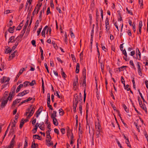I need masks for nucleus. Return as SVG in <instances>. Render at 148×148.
<instances>
[{"label": "nucleus", "instance_id": "obj_1", "mask_svg": "<svg viewBox=\"0 0 148 148\" xmlns=\"http://www.w3.org/2000/svg\"><path fill=\"white\" fill-rule=\"evenodd\" d=\"M101 126L99 122L97 123H95V129L96 130V138H99L101 136Z\"/></svg>", "mask_w": 148, "mask_h": 148}, {"label": "nucleus", "instance_id": "obj_2", "mask_svg": "<svg viewBox=\"0 0 148 148\" xmlns=\"http://www.w3.org/2000/svg\"><path fill=\"white\" fill-rule=\"evenodd\" d=\"M2 99H3L1 103V107L3 108L6 105L7 103L8 100L7 99H5V97L4 96L3 97Z\"/></svg>", "mask_w": 148, "mask_h": 148}, {"label": "nucleus", "instance_id": "obj_3", "mask_svg": "<svg viewBox=\"0 0 148 148\" xmlns=\"http://www.w3.org/2000/svg\"><path fill=\"white\" fill-rule=\"evenodd\" d=\"M105 25L106 29L107 31L109 30L110 27L109 25V21L108 18L107 17L105 21Z\"/></svg>", "mask_w": 148, "mask_h": 148}, {"label": "nucleus", "instance_id": "obj_4", "mask_svg": "<svg viewBox=\"0 0 148 148\" xmlns=\"http://www.w3.org/2000/svg\"><path fill=\"white\" fill-rule=\"evenodd\" d=\"M24 70L25 69L24 68H22L21 69H20L19 72L16 77V78L14 81V82H16L17 80L20 75L22 74V73Z\"/></svg>", "mask_w": 148, "mask_h": 148}, {"label": "nucleus", "instance_id": "obj_5", "mask_svg": "<svg viewBox=\"0 0 148 148\" xmlns=\"http://www.w3.org/2000/svg\"><path fill=\"white\" fill-rule=\"evenodd\" d=\"M51 139H46V145L48 147H50L51 146H53V142L51 141Z\"/></svg>", "mask_w": 148, "mask_h": 148}, {"label": "nucleus", "instance_id": "obj_6", "mask_svg": "<svg viewBox=\"0 0 148 148\" xmlns=\"http://www.w3.org/2000/svg\"><path fill=\"white\" fill-rule=\"evenodd\" d=\"M29 90H24L23 91L19 93L17 96H23L27 94H28L29 93Z\"/></svg>", "mask_w": 148, "mask_h": 148}, {"label": "nucleus", "instance_id": "obj_7", "mask_svg": "<svg viewBox=\"0 0 148 148\" xmlns=\"http://www.w3.org/2000/svg\"><path fill=\"white\" fill-rule=\"evenodd\" d=\"M140 64H141L139 62H137V66H138V72L139 75L141 76H142V73L141 72V69L140 68Z\"/></svg>", "mask_w": 148, "mask_h": 148}, {"label": "nucleus", "instance_id": "obj_8", "mask_svg": "<svg viewBox=\"0 0 148 148\" xmlns=\"http://www.w3.org/2000/svg\"><path fill=\"white\" fill-rule=\"evenodd\" d=\"M86 78H84L82 83V84L81 82L80 83V84H82V86L83 87H84V91H85V92H86Z\"/></svg>", "mask_w": 148, "mask_h": 148}, {"label": "nucleus", "instance_id": "obj_9", "mask_svg": "<svg viewBox=\"0 0 148 148\" xmlns=\"http://www.w3.org/2000/svg\"><path fill=\"white\" fill-rule=\"evenodd\" d=\"M32 99V97H29L26 100H25L24 101L21 102L18 105V106H20L22 104H23V103H25L26 102H27L30 101H31Z\"/></svg>", "mask_w": 148, "mask_h": 148}, {"label": "nucleus", "instance_id": "obj_10", "mask_svg": "<svg viewBox=\"0 0 148 148\" xmlns=\"http://www.w3.org/2000/svg\"><path fill=\"white\" fill-rule=\"evenodd\" d=\"M42 107V108L41 107H40L38 109V110L36 112V117H38L39 115L41 113V112L42 111V109L43 107Z\"/></svg>", "mask_w": 148, "mask_h": 148}, {"label": "nucleus", "instance_id": "obj_11", "mask_svg": "<svg viewBox=\"0 0 148 148\" xmlns=\"http://www.w3.org/2000/svg\"><path fill=\"white\" fill-rule=\"evenodd\" d=\"M57 112L55 111H54L53 113L51 114V119H53V121L54 119H56V117L57 116Z\"/></svg>", "mask_w": 148, "mask_h": 148}, {"label": "nucleus", "instance_id": "obj_12", "mask_svg": "<svg viewBox=\"0 0 148 148\" xmlns=\"http://www.w3.org/2000/svg\"><path fill=\"white\" fill-rule=\"evenodd\" d=\"M86 68H84L82 70V74L83 77L84 78H86Z\"/></svg>", "mask_w": 148, "mask_h": 148}, {"label": "nucleus", "instance_id": "obj_13", "mask_svg": "<svg viewBox=\"0 0 148 148\" xmlns=\"http://www.w3.org/2000/svg\"><path fill=\"white\" fill-rule=\"evenodd\" d=\"M38 24H39V20H37L36 21V25L35 26L34 28V29L33 30V32H34L36 31V29H37L38 26Z\"/></svg>", "mask_w": 148, "mask_h": 148}, {"label": "nucleus", "instance_id": "obj_14", "mask_svg": "<svg viewBox=\"0 0 148 148\" xmlns=\"http://www.w3.org/2000/svg\"><path fill=\"white\" fill-rule=\"evenodd\" d=\"M15 144V143L13 142L12 141H11L10 145L7 147V148H13Z\"/></svg>", "mask_w": 148, "mask_h": 148}, {"label": "nucleus", "instance_id": "obj_15", "mask_svg": "<svg viewBox=\"0 0 148 148\" xmlns=\"http://www.w3.org/2000/svg\"><path fill=\"white\" fill-rule=\"evenodd\" d=\"M136 57L134 58V57H133L134 58H135L136 59H138L139 60H140L141 59V53L140 52H138V53H136Z\"/></svg>", "mask_w": 148, "mask_h": 148}, {"label": "nucleus", "instance_id": "obj_16", "mask_svg": "<svg viewBox=\"0 0 148 148\" xmlns=\"http://www.w3.org/2000/svg\"><path fill=\"white\" fill-rule=\"evenodd\" d=\"M79 63L77 64L75 72L76 73H78L79 72Z\"/></svg>", "mask_w": 148, "mask_h": 148}, {"label": "nucleus", "instance_id": "obj_17", "mask_svg": "<svg viewBox=\"0 0 148 148\" xmlns=\"http://www.w3.org/2000/svg\"><path fill=\"white\" fill-rule=\"evenodd\" d=\"M23 87V84H20L17 87V89L16 90V92H18L20 90L21 88Z\"/></svg>", "mask_w": 148, "mask_h": 148}, {"label": "nucleus", "instance_id": "obj_18", "mask_svg": "<svg viewBox=\"0 0 148 148\" xmlns=\"http://www.w3.org/2000/svg\"><path fill=\"white\" fill-rule=\"evenodd\" d=\"M75 78L76 79V81L75 80L73 83V85L74 86H75L78 83V76L77 75L75 76Z\"/></svg>", "mask_w": 148, "mask_h": 148}, {"label": "nucleus", "instance_id": "obj_19", "mask_svg": "<svg viewBox=\"0 0 148 148\" xmlns=\"http://www.w3.org/2000/svg\"><path fill=\"white\" fill-rule=\"evenodd\" d=\"M16 88V86H14L12 88L11 90V92H10L12 93V94H14L15 92V90Z\"/></svg>", "mask_w": 148, "mask_h": 148}, {"label": "nucleus", "instance_id": "obj_20", "mask_svg": "<svg viewBox=\"0 0 148 148\" xmlns=\"http://www.w3.org/2000/svg\"><path fill=\"white\" fill-rule=\"evenodd\" d=\"M61 75L63 77L65 78L66 77V75L65 74V73L64 72L63 69L62 68L61 69Z\"/></svg>", "mask_w": 148, "mask_h": 148}, {"label": "nucleus", "instance_id": "obj_21", "mask_svg": "<svg viewBox=\"0 0 148 148\" xmlns=\"http://www.w3.org/2000/svg\"><path fill=\"white\" fill-rule=\"evenodd\" d=\"M143 60L146 62V63L145 66H147L148 64V59L146 56H144L143 58Z\"/></svg>", "mask_w": 148, "mask_h": 148}, {"label": "nucleus", "instance_id": "obj_22", "mask_svg": "<svg viewBox=\"0 0 148 148\" xmlns=\"http://www.w3.org/2000/svg\"><path fill=\"white\" fill-rule=\"evenodd\" d=\"M12 94H12V93L10 92L9 94V95L7 99L9 101L12 100L13 97Z\"/></svg>", "mask_w": 148, "mask_h": 148}, {"label": "nucleus", "instance_id": "obj_23", "mask_svg": "<svg viewBox=\"0 0 148 148\" xmlns=\"http://www.w3.org/2000/svg\"><path fill=\"white\" fill-rule=\"evenodd\" d=\"M42 79V92L43 93H44V82L43 80V78H41Z\"/></svg>", "mask_w": 148, "mask_h": 148}, {"label": "nucleus", "instance_id": "obj_24", "mask_svg": "<svg viewBox=\"0 0 148 148\" xmlns=\"http://www.w3.org/2000/svg\"><path fill=\"white\" fill-rule=\"evenodd\" d=\"M12 51V50L11 49L10 47H8L7 49H6L5 51V53H11Z\"/></svg>", "mask_w": 148, "mask_h": 148}, {"label": "nucleus", "instance_id": "obj_25", "mask_svg": "<svg viewBox=\"0 0 148 148\" xmlns=\"http://www.w3.org/2000/svg\"><path fill=\"white\" fill-rule=\"evenodd\" d=\"M123 107L125 111L127 113H129V109H128L127 107L126 106L125 104H123Z\"/></svg>", "mask_w": 148, "mask_h": 148}, {"label": "nucleus", "instance_id": "obj_26", "mask_svg": "<svg viewBox=\"0 0 148 148\" xmlns=\"http://www.w3.org/2000/svg\"><path fill=\"white\" fill-rule=\"evenodd\" d=\"M53 120V123L54 125L57 126L58 124V123L57 121L56 118V119H54L53 121V119H52Z\"/></svg>", "mask_w": 148, "mask_h": 148}, {"label": "nucleus", "instance_id": "obj_27", "mask_svg": "<svg viewBox=\"0 0 148 148\" xmlns=\"http://www.w3.org/2000/svg\"><path fill=\"white\" fill-rule=\"evenodd\" d=\"M140 106L143 110L145 111L146 113H147V108L145 104L143 105H142L141 106Z\"/></svg>", "mask_w": 148, "mask_h": 148}, {"label": "nucleus", "instance_id": "obj_28", "mask_svg": "<svg viewBox=\"0 0 148 148\" xmlns=\"http://www.w3.org/2000/svg\"><path fill=\"white\" fill-rule=\"evenodd\" d=\"M130 64L133 66V69L135 70H136L134 64L133 63V61L132 60H130Z\"/></svg>", "mask_w": 148, "mask_h": 148}, {"label": "nucleus", "instance_id": "obj_29", "mask_svg": "<svg viewBox=\"0 0 148 148\" xmlns=\"http://www.w3.org/2000/svg\"><path fill=\"white\" fill-rule=\"evenodd\" d=\"M28 21H29V20H27V21H26L24 26V27H23V29H24V30H25L26 31V28H27V26L28 24Z\"/></svg>", "mask_w": 148, "mask_h": 148}, {"label": "nucleus", "instance_id": "obj_30", "mask_svg": "<svg viewBox=\"0 0 148 148\" xmlns=\"http://www.w3.org/2000/svg\"><path fill=\"white\" fill-rule=\"evenodd\" d=\"M24 85H23V86L24 87H26L29 84V81H25L23 83Z\"/></svg>", "mask_w": 148, "mask_h": 148}, {"label": "nucleus", "instance_id": "obj_31", "mask_svg": "<svg viewBox=\"0 0 148 148\" xmlns=\"http://www.w3.org/2000/svg\"><path fill=\"white\" fill-rule=\"evenodd\" d=\"M24 119H23L21 120V121L20 122V127L21 128L23 127L24 123Z\"/></svg>", "mask_w": 148, "mask_h": 148}, {"label": "nucleus", "instance_id": "obj_32", "mask_svg": "<svg viewBox=\"0 0 148 148\" xmlns=\"http://www.w3.org/2000/svg\"><path fill=\"white\" fill-rule=\"evenodd\" d=\"M15 38V36H12L8 40V43H9L10 42H11L12 40H14Z\"/></svg>", "mask_w": 148, "mask_h": 148}, {"label": "nucleus", "instance_id": "obj_33", "mask_svg": "<svg viewBox=\"0 0 148 148\" xmlns=\"http://www.w3.org/2000/svg\"><path fill=\"white\" fill-rule=\"evenodd\" d=\"M100 67L101 71L103 73L104 72V64L103 63H101Z\"/></svg>", "mask_w": 148, "mask_h": 148}, {"label": "nucleus", "instance_id": "obj_34", "mask_svg": "<svg viewBox=\"0 0 148 148\" xmlns=\"http://www.w3.org/2000/svg\"><path fill=\"white\" fill-rule=\"evenodd\" d=\"M16 130L15 128H12L10 129V134H13L14 133V131Z\"/></svg>", "mask_w": 148, "mask_h": 148}, {"label": "nucleus", "instance_id": "obj_35", "mask_svg": "<svg viewBox=\"0 0 148 148\" xmlns=\"http://www.w3.org/2000/svg\"><path fill=\"white\" fill-rule=\"evenodd\" d=\"M68 129L67 130V136L68 138H69V136L70 135L71 130L69 127H68Z\"/></svg>", "mask_w": 148, "mask_h": 148}, {"label": "nucleus", "instance_id": "obj_36", "mask_svg": "<svg viewBox=\"0 0 148 148\" xmlns=\"http://www.w3.org/2000/svg\"><path fill=\"white\" fill-rule=\"evenodd\" d=\"M14 29L12 28V27H10L8 29V32L11 33H13L14 32Z\"/></svg>", "mask_w": 148, "mask_h": 148}, {"label": "nucleus", "instance_id": "obj_37", "mask_svg": "<svg viewBox=\"0 0 148 148\" xmlns=\"http://www.w3.org/2000/svg\"><path fill=\"white\" fill-rule=\"evenodd\" d=\"M138 3L139 4H140V6L141 8H143V0H138Z\"/></svg>", "mask_w": 148, "mask_h": 148}, {"label": "nucleus", "instance_id": "obj_38", "mask_svg": "<svg viewBox=\"0 0 148 148\" xmlns=\"http://www.w3.org/2000/svg\"><path fill=\"white\" fill-rule=\"evenodd\" d=\"M59 113L60 114L61 113V114H60V115L62 116L64 114V112L62 109V108L60 109L59 110Z\"/></svg>", "mask_w": 148, "mask_h": 148}, {"label": "nucleus", "instance_id": "obj_39", "mask_svg": "<svg viewBox=\"0 0 148 148\" xmlns=\"http://www.w3.org/2000/svg\"><path fill=\"white\" fill-rule=\"evenodd\" d=\"M36 83L35 82V80H33L32 81V82L31 83L29 82V85H30L31 86H34V84H36Z\"/></svg>", "mask_w": 148, "mask_h": 148}, {"label": "nucleus", "instance_id": "obj_40", "mask_svg": "<svg viewBox=\"0 0 148 148\" xmlns=\"http://www.w3.org/2000/svg\"><path fill=\"white\" fill-rule=\"evenodd\" d=\"M125 55V57H123V59L126 61H128L129 60V58H127V53L126 54H125V55Z\"/></svg>", "mask_w": 148, "mask_h": 148}, {"label": "nucleus", "instance_id": "obj_41", "mask_svg": "<svg viewBox=\"0 0 148 148\" xmlns=\"http://www.w3.org/2000/svg\"><path fill=\"white\" fill-rule=\"evenodd\" d=\"M129 85L128 84H127L126 86L125 85V86H124L125 89H126L127 91H129L130 90V88H129Z\"/></svg>", "mask_w": 148, "mask_h": 148}, {"label": "nucleus", "instance_id": "obj_42", "mask_svg": "<svg viewBox=\"0 0 148 148\" xmlns=\"http://www.w3.org/2000/svg\"><path fill=\"white\" fill-rule=\"evenodd\" d=\"M121 81L122 83L123 84L124 86H125V81H124V79L123 77V76H121Z\"/></svg>", "mask_w": 148, "mask_h": 148}, {"label": "nucleus", "instance_id": "obj_43", "mask_svg": "<svg viewBox=\"0 0 148 148\" xmlns=\"http://www.w3.org/2000/svg\"><path fill=\"white\" fill-rule=\"evenodd\" d=\"M22 37H21V36H20L19 35L15 39V40H17V41H19L20 42H21V40Z\"/></svg>", "mask_w": 148, "mask_h": 148}, {"label": "nucleus", "instance_id": "obj_44", "mask_svg": "<svg viewBox=\"0 0 148 148\" xmlns=\"http://www.w3.org/2000/svg\"><path fill=\"white\" fill-rule=\"evenodd\" d=\"M5 78H6V77L3 76V77H2V78H1V79H0V82H1V84H3V83L4 82H5L4 80H5Z\"/></svg>", "mask_w": 148, "mask_h": 148}, {"label": "nucleus", "instance_id": "obj_45", "mask_svg": "<svg viewBox=\"0 0 148 148\" xmlns=\"http://www.w3.org/2000/svg\"><path fill=\"white\" fill-rule=\"evenodd\" d=\"M32 105H31L30 106V108H28L27 109V112H26L25 114V115L27 116V114H28L29 113V112L30 111V109H31V108L32 107Z\"/></svg>", "mask_w": 148, "mask_h": 148}, {"label": "nucleus", "instance_id": "obj_46", "mask_svg": "<svg viewBox=\"0 0 148 148\" xmlns=\"http://www.w3.org/2000/svg\"><path fill=\"white\" fill-rule=\"evenodd\" d=\"M83 51L80 54L79 57L80 60H83Z\"/></svg>", "mask_w": 148, "mask_h": 148}, {"label": "nucleus", "instance_id": "obj_47", "mask_svg": "<svg viewBox=\"0 0 148 148\" xmlns=\"http://www.w3.org/2000/svg\"><path fill=\"white\" fill-rule=\"evenodd\" d=\"M25 30H24V29H23L22 31H21L20 34L19 35L20 36H21V37H22L23 36L25 32Z\"/></svg>", "mask_w": 148, "mask_h": 148}, {"label": "nucleus", "instance_id": "obj_48", "mask_svg": "<svg viewBox=\"0 0 148 148\" xmlns=\"http://www.w3.org/2000/svg\"><path fill=\"white\" fill-rule=\"evenodd\" d=\"M8 93L9 92L8 91H5L4 93L3 96L5 97V99H6V97L8 95Z\"/></svg>", "mask_w": 148, "mask_h": 148}, {"label": "nucleus", "instance_id": "obj_49", "mask_svg": "<svg viewBox=\"0 0 148 148\" xmlns=\"http://www.w3.org/2000/svg\"><path fill=\"white\" fill-rule=\"evenodd\" d=\"M95 6V0H92V3L91 5V6L92 8H94Z\"/></svg>", "mask_w": 148, "mask_h": 148}, {"label": "nucleus", "instance_id": "obj_50", "mask_svg": "<svg viewBox=\"0 0 148 148\" xmlns=\"http://www.w3.org/2000/svg\"><path fill=\"white\" fill-rule=\"evenodd\" d=\"M39 18L40 19V22L42 20V11L41 10L40 12V14L39 16Z\"/></svg>", "mask_w": 148, "mask_h": 148}, {"label": "nucleus", "instance_id": "obj_51", "mask_svg": "<svg viewBox=\"0 0 148 148\" xmlns=\"http://www.w3.org/2000/svg\"><path fill=\"white\" fill-rule=\"evenodd\" d=\"M37 137H40V136L37 135H35L33 136V137L34 139H37L38 140H40V139L39 138H37Z\"/></svg>", "mask_w": 148, "mask_h": 148}, {"label": "nucleus", "instance_id": "obj_52", "mask_svg": "<svg viewBox=\"0 0 148 148\" xmlns=\"http://www.w3.org/2000/svg\"><path fill=\"white\" fill-rule=\"evenodd\" d=\"M78 103V101H76V100H74L73 101V105H74L75 106L77 107V105Z\"/></svg>", "mask_w": 148, "mask_h": 148}, {"label": "nucleus", "instance_id": "obj_53", "mask_svg": "<svg viewBox=\"0 0 148 148\" xmlns=\"http://www.w3.org/2000/svg\"><path fill=\"white\" fill-rule=\"evenodd\" d=\"M71 138H70V140L71 141H74V136L73 135V133L71 132Z\"/></svg>", "mask_w": 148, "mask_h": 148}, {"label": "nucleus", "instance_id": "obj_54", "mask_svg": "<svg viewBox=\"0 0 148 148\" xmlns=\"http://www.w3.org/2000/svg\"><path fill=\"white\" fill-rule=\"evenodd\" d=\"M27 138V137H25V144L24 145V147H26L27 146H28V143H27V139H26Z\"/></svg>", "mask_w": 148, "mask_h": 148}, {"label": "nucleus", "instance_id": "obj_55", "mask_svg": "<svg viewBox=\"0 0 148 148\" xmlns=\"http://www.w3.org/2000/svg\"><path fill=\"white\" fill-rule=\"evenodd\" d=\"M116 111L118 113V116H119L121 120V121H122V117L121 116V114H120V112H119V111L118 110H116Z\"/></svg>", "mask_w": 148, "mask_h": 148}, {"label": "nucleus", "instance_id": "obj_56", "mask_svg": "<svg viewBox=\"0 0 148 148\" xmlns=\"http://www.w3.org/2000/svg\"><path fill=\"white\" fill-rule=\"evenodd\" d=\"M35 108H34V107H33L30 112V113H32V114H33L35 111Z\"/></svg>", "mask_w": 148, "mask_h": 148}, {"label": "nucleus", "instance_id": "obj_57", "mask_svg": "<svg viewBox=\"0 0 148 148\" xmlns=\"http://www.w3.org/2000/svg\"><path fill=\"white\" fill-rule=\"evenodd\" d=\"M110 104L113 110L115 111H116L117 110L116 109V107L114 105V104L112 103H110Z\"/></svg>", "mask_w": 148, "mask_h": 148}, {"label": "nucleus", "instance_id": "obj_58", "mask_svg": "<svg viewBox=\"0 0 148 148\" xmlns=\"http://www.w3.org/2000/svg\"><path fill=\"white\" fill-rule=\"evenodd\" d=\"M31 43L32 45L36 47V41L34 40H33L31 41Z\"/></svg>", "mask_w": 148, "mask_h": 148}, {"label": "nucleus", "instance_id": "obj_59", "mask_svg": "<svg viewBox=\"0 0 148 148\" xmlns=\"http://www.w3.org/2000/svg\"><path fill=\"white\" fill-rule=\"evenodd\" d=\"M116 142L119 146L120 147V148H123L122 146L121 145L119 142L118 140V139H116Z\"/></svg>", "mask_w": 148, "mask_h": 148}, {"label": "nucleus", "instance_id": "obj_60", "mask_svg": "<svg viewBox=\"0 0 148 148\" xmlns=\"http://www.w3.org/2000/svg\"><path fill=\"white\" fill-rule=\"evenodd\" d=\"M45 68L46 69V70H47V73H49V69H48V67L47 66V64L46 63H45Z\"/></svg>", "mask_w": 148, "mask_h": 148}, {"label": "nucleus", "instance_id": "obj_61", "mask_svg": "<svg viewBox=\"0 0 148 148\" xmlns=\"http://www.w3.org/2000/svg\"><path fill=\"white\" fill-rule=\"evenodd\" d=\"M61 131L62 134H65V129L64 128H62L61 129Z\"/></svg>", "mask_w": 148, "mask_h": 148}, {"label": "nucleus", "instance_id": "obj_62", "mask_svg": "<svg viewBox=\"0 0 148 148\" xmlns=\"http://www.w3.org/2000/svg\"><path fill=\"white\" fill-rule=\"evenodd\" d=\"M142 21H140L139 23L138 24V28H142Z\"/></svg>", "mask_w": 148, "mask_h": 148}, {"label": "nucleus", "instance_id": "obj_63", "mask_svg": "<svg viewBox=\"0 0 148 148\" xmlns=\"http://www.w3.org/2000/svg\"><path fill=\"white\" fill-rule=\"evenodd\" d=\"M15 53L14 52H13L11 54V55L9 57L10 58L11 57L12 59H13V58L15 57Z\"/></svg>", "mask_w": 148, "mask_h": 148}, {"label": "nucleus", "instance_id": "obj_64", "mask_svg": "<svg viewBox=\"0 0 148 148\" xmlns=\"http://www.w3.org/2000/svg\"><path fill=\"white\" fill-rule=\"evenodd\" d=\"M135 51H133L131 52L130 53V55L131 56H133L135 55Z\"/></svg>", "mask_w": 148, "mask_h": 148}]
</instances>
